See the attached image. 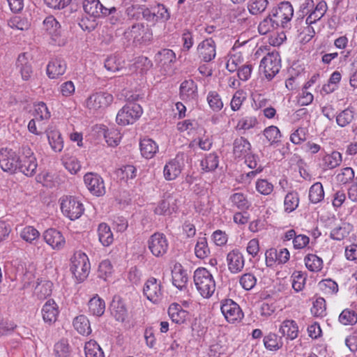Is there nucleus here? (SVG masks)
I'll use <instances>...</instances> for the list:
<instances>
[{"instance_id": "f257e3e1", "label": "nucleus", "mask_w": 357, "mask_h": 357, "mask_svg": "<svg viewBox=\"0 0 357 357\" xmlns=\"http://www.w3.org/2000/svg\"><path fill=\"white\" fill-rule=\"evenodd\" d=\"M194 283L199 294L204 298H211L216 289L212 273L206 268H197L194 272Z\"/></svg>"}, {"instance_id": "f03ea898", "label": "nucleus", "mask_w": 357, "mask_h": 357, "mask_svg": "<svg viewBox=\"0 0 357 357\" xmlns=\"http://www.w3.org/2000/svg\"><path fill=\"white\" fill-rule=\"evenodd\" d=\"M59 202L63 215L71 220L78 219L84 213V208L82 203L74 196H62Z\"/></svg>"}, {"instance_id": "7ed1b4c3", "label": "nucleus", "mask_w": 357, "mask_h": 357, "mask_svg": "<svg viewBox=\"0 0 357 357\" xmlns=\"http://www.w3.org/2000/svg\"><path fill=\"white\" fill-rule=\"evenodd\" d=\"M142 114L143 109L140 105L135 102L128 103L118 112L116 121L121 126L132 124Z\"/></svg>"}, {"instance_id": "20e7f679", "label": "nucleus", "mask_w": 357, "mask_h": 357, "mask_svg": "<svg viewBox=\"0 0 357 357\" xmlns=\"http://www.w3.org/2000/svg\"><path fill=\"white\" fill-rule=\"evenodd\" d=\"M91 265L88 256L81 252H75L71 258L70 271L79 281H83L89 275Z\"/></svg>"}, {"instance_id": "39448f33", "label": "nucleus", "mask_w": 357, "mask_h": 357, "mask_svg": "<svg viewBox=\"0 0 357 357\" xmlns=\"http://www.w3.org/2000/svg\"><path fill=\"white\" fill-rule=\"evenodd\" d=\"M278 26L283 29L291 27V20L294 15V8L289 1H283L273 8L270 13Z\"/></svg>"}, {"instance_id": "423d86ee", "label": "nucleus", "mask_w": 357, "mask_h": 357, "mask_svg": "<svg viewBox=\"0 0 357 357\" xmlns=\"http://www.w3.org/2000/svg\"><path fill=\"white\" fill-rule=\"evenodd\" d=\"M124 35L126 39L135 44L146 43L152 38L151 31L142 23L133 24L125 31Z\"/></svg>"}, {"instance_id": "0eeeda50", "label": "nucleus", "mask_w": 357, "mask_h": 357, "mask_svg": "<svg viewBox=\"0 0 357 357\" xmlns=\"http://www.w3.org/2000/svg\"><path fill=\"white\" fill-rule=\"evenodd\" d=\"M38 163L34 153L29 146H22L20 151V171L27 176H33Z\"/></svg>"}, {"instance_id": "6e6552de", "label": "nucleus", "mask_w": 357, "mask_h": 357, "mask_svg": "<svg viewBox=\"0 0 357 357\" xmlns=\"http://www.w3.org/2000/svg\"><path fill=\"white\" fill-rule=\"evenodd\" d=\"M220 310L226 321L229 324L239 323L244 317L239 305L231 299L222 300Z\"/></svg>"}, {"instance_id": "1a4fd4ad", "label": "nucleus", "mask_w": 357, "mask_h": 357, "mask_svg": "<svg viewBox=\"0 0 357 357\" xmlns=\"http://www.w3.org/2000/svg\"><path fill=\"white\" fill-rule=\"evenodd\" d=\"M20 158L16 151L12 149L1 148L0 149V167L3 172L10 174L20 170Z\"/></svg>"}, {"instance_id": "9d476101", "label": "nucleus", "mask_w": 357, "mask_h": 357, "mask_svg": "<svg viewBox=\"0 0 357 357\" xmlns=\"http://www.w3.org/2000/svg\"><path fill=\"white\" fill-rule=\"evenodd\" d=\"M259 68L268 79H272L281 68L280 56L278 52H273L265 56L260 62Z\"/></svg>"}, {"instance_id": "9b49d317", "label": "nucleus", "mask_w": 357, "mask_h": 357, "mask_svg": "<svg viewBox=\"0 0 357 357\" xmlns=\"http://www.w3.org/2000/svg\"><path fill=\"white\" fill-rule=\"evenodd\" d=\"M113 101L112 94L106 92H96L92 93L85 101V106L91 112L102 111Z\"/></svg>"}, {"instance_id": "f8f14e48", "label": "nucleus", "mask_w": 357, "mask_h": 357, "mask_svg": "<svg viewBox=\"0 0 357 357\" xmlns=\"http://www.w3.org/2000/svg\"><path fill=\"white\" fill-rule=\"evenodd\" d=\"M148 248L156 257L165 255L169 248V242L164 234L156 232L152 234L147 242Z\"/></svg>"}, {"instance_id": "ddd939ff", "label": "nucleus", "mask_w": 357, "mask_h": 357, "mask_svg": "<svg viewBox=\"0 0 357 357\" xmlns=\"http://www.w3.org/2000/svg\"><path fill=\"white\" fill-rule=\"evenodd\" d=\"M143 292L146 298L152 303H159L163 296L161 282L155 278H149L144 284Z\"/></svg>"}, {"instance_id": "4468645a", "label": "nucleus", "mask_w": 357, "mask_h": 357, "mask_svg": "<svg viewBox=\"0 0 357 357\" xmlns=\"http://www.w3.org/2000/svg\"><path fill=\"white\" fill-rule=\"evenodd\" d=\"M84 182L89 191L96 197L103 196L106 192L102 178L96 173L88 172L84 176Z\"/></svg>"}, {"instance_id": "2eb2a0df", "label": "nucleus", "mask_w": 357, "mask_h": 357, "mask_svg": "<svg viewBox=\"0 0 357 357\" xmlns=\"http://www.w3.org/2000/svg\"><path fill=\"white\" fill-rule=\"evenodd\" d=\"M184 167V161L182 155H177L174 158L169 160L164 166L163 176L166 181H174L181 174Z\"/></svg>"}, {"instance_id": "dca6fc26", "label": "nucleus", "mask_w": 357, "mask_h": 357, "mask_svg": "<svg viewBox=\"0 0 357 357\" xmlns=\"http://www.w3.org/2000/svg\"><path fill=\"white\" fill-rule=\"evenodd\" d=\"M197 52L199 58L204 61L209 62L216 56V45L211 38H206L199 43L197 47Z\"/></svg>"}, {"instance_id": "f3484780", "label": "nucleus", "mask_w": 357, "mask_h": 357, "mask_svg": "<svg viewBox=\"0 0 357 357\" xmlns=\"http://www.w3.org/2000/svg\"><path fill=\"white\" fill-rule=\"evenodd\" d=\"M83 8L86 13L93 17H99L101 14L109 15L116 12V8H107L103 6L99 0H84Z\"/></svg>"}, {"instance_id": "a211bd4d", "label": "nucleus", "mask_w": 357, "mask_h": 357, "mask_svg": "<svg viewBox=\"0 0 357 357\" xmlns=\"http://www.w3.org/2000/svg\"><path fill=\"white\" fill-rule=\"evenodd\" d=\"M43 238L53 250H60L66 244L63 234L55 229H48L43 233Z\"/></svg>"}, {"instance_id": "6ab92c4d", "label": "nucleus", "mask_w": 357, "mask_h": 357, "mask_svg": "<svg viewBox=\"0 0 357 357\" xmlns=\"http://www.w3.org/2000/svg\"><path fill=\"white\" fill-rule=\"evenodd\" d=\"M229 271L231 273H240L244 267L245 259L242 253L235 249L230 251L226 258Z\"/></svg>"}, {"instance_id": "aec40b11", "label": "nucleus", "mask_w": 357, "mask_h": 357, "mask_svg": "<svg viewBox=\"0 0 357 357\" xmlns=\"http://www.w3.org/2000/svg\"><path fill=\"white\" fill-rule=\"evenodd\" d=\"M45 323L51 325L56 322L59 314V306L53 299L47 300L41 309Z\"/></svg>"}, {"instance_id": "412c9836", "label": "nucleus", "mask_w": 357, "mask_h": 357, "mask_svg": "<svg viewBox=\"0 0 357 357\" xmlns=\"http://www.w3.org/2000/svg\"><path fill=\"white\" fill-rule=\"evenodd\" d=\"M46 135L52 150L60 153L63 149L64 142L59 130L54 127H49L46 130Z\"/></svg>"}, {"instance_id": "4be33fe9", "label": "nucleus", "mask_w": 357, "mask_h": 357, "mask_svg": "<svg viewBox=\"0 0 357 357\" xmlns=\"http://www.w3.org/2000/svg\"><path fill=\"white\" fill-rule=\"evenodd\" d=\"M66 70V64L61 58L51 59L47 66V75L50 79H56L63 75Z\"/></svg>"}, {"instance_id": "5701e85b", "label": "nucleus", "mask_w": 357, "mask_h": 357, "mask_svg": "<svg viewBox=\"0 0 357 357\" xmlns=\"http://www.w3.org/2000/svg\"><path fill=\"white\" fill-rule=\"evenodd\" d=\"M16 66L19 70L23 80L27 81L31 78L33 70L27 53H22L18 56L16 61Z\"/></svg>"}, {"instance_id": "b1692460", "label": "nucleus", "mask_w": 357, "mask_h": 357, "mask_svg": "<svg viewBox=\"0 0 357 357\" xmlns=\"http://www.w3.org/2000/svg\"><path fill=\"white\" fill-rule=\"evenodd\" d=\"M168 314L172 321L178 324H182L189 318V313L183 310L178 303H172L168 308Z\"/></svg>"}, {"instance_id": "393cba45", "label": "nucleus", "mask_w": 357, "mask_h": 357, "mask_svg": "<svg viewBox=\"0 0 357 357\" xmlns=\"http://www.w3.org/2000/svg\"><path fill=\"white\" fill-rule=\"evenodd\" d=\"M172 283L179 289L186 287L188 276L187 271L184 270L180 264H176L172 271Z\"/></svg>"}, {"instance_id": "a878e982", "label": "nucleus", "mask_w": 357, "mask_h": 357, "mask_svg": "<svg viewBox=\"0 0 357 357\" xmlns=\"http://www.w3.org/2000/svg\"><path fill=\"white\" fill-rule=\"evenodd\" d=\"M279 333L290 340H295L298 335V326L294 320L283 321L279 328Z\"/></svg>"}, {"instance_id": "bb28decb", "label": "nucleus", "mask_w": 357, "mask_h": 357, "mask_svg": "<svg viewBox=\"0 0 357 357\" xmlns=\"http://www.w3.org/2000/svg\"><path fill=\"white\" fill-rule=\"evenodd\" d=\"M327 4L324 1H321L314 7L312 10L307 15L305 22L308 25L316 23L320 20L327 10Z\"/></svg>"}, {"instance_id": "cd10ccee", "label": "nucleus", "mask_w": 357, "mask_h": 357, "mask_svg": "<svg viewBox=\"0 0 357 357\" xmlns=\"http://www.w3.org/2000/svg\"><path fill=\"white\" fill-rule=\"evenodd\" d=\"M251 144L245 138L241 137L234 142L233 152L236 158H244L250 153Z\"/></svg>"}, {"instance_id": "c85d7f7f", "label": "nucleus", "mask_w": 357, "mask_h": 357, "mask_svg": "<svg viewBox=\"0 0 357 357\" xmlns=\"http://www.w3.org/2000/svg\"><path fill=\"white\" fill-rule=\"evenodd\" d=\"M15 230L19 234L20 238L29 243H33L40 236L39 231L32 226H26L21 228L20 225H17L15 227Z\"/></svg>"}, {"instance_id": "c756f323", "label": "nucleus", "mask_w": 357, "mask_h": 357, "mask_svg": "<svg viewBox=\"0 0 357 357\" xmlns=\"http://www.w3.org/2000/svg\"><path fill=\"white\" fill-rule=\"evenodd\" d=\"M140 151L144 158L151 159L158 151V146L151 139H144L140 142Z\"/></svg>"}, {"instance_id": "7c9ffc66", "label": "nucleus", "mask_w": 357, "mask_h": 357, "mask_svg": "<svg viewBox=\"0 0 357 357\" xmlns=\"http://www.w3.org/2000/svg\"><path fill=\"white\" fill-rule=\"evenodd\" d=\"M303 261L306 268L312 273H318L323 268V259L314 254H307L304 257Z\"/></svg>"}, {"instance_id": "2f4dec72", "label": "nucleus", "mask_w": 357, "mask_h": 357, "mask_svg": "<svg viewBox=\"0 0 357 357\" xmlns=\"http://www.w3.org/2000/svg\"><path fill=\"white\" fill-rule=\"evenodd\" d=\"M97 231L98 235V240L104 247L109 246L113 243V234L110 227L106 223H100L98 227Z\"/></svg>"}, {"instance_id": "473e14b6", "label": "nucleus", "mask_w": 357, "mask_h": 357, "mask_svg": "<svg viewBox=\"0 0 357 357\" xmlns=\"http://www.w3.org/2000/svg\"><path fill=\"white\" fill-rule=\"evenodd\" d=\"M43 26L45 30L52 36V39L56 41L60 36L61 26L55 17L52 15L47 17L43 21Z\"/></svg>"}, {"instance_id": "72a5a7b5", "label": "nucleus", "mask_w": 357, "mask_h": 357, "mask_svg": "<svg viewBox=\"0 0 357 357\" xmlns=\"http://www.w3.org/2000/svg\"><path fill=\"white\" fill-rule=\"evenodd\" d=\"M342 160V154L338 151H333L324 155L322 158V166L324 169H332L338 167Z\"/></svg>"}, {"instance_id": "f704fd0d", "label": "nucleus", "mask_w": 357, "mask_h": 357, "mask_svg": "<svg viewBox=\"0 0 357 357\" xmlns=\"http://www.w3.org/2000/svg\"><path fill=\"white\" fill-rule=\"evenodd\" d=\"M73 327L79 334L89 335L91 333V328L88 318L84 315L76 317L73 322Z\"/></svg>"}, {"instance_id": "c9c22d12", "label": "nucleus", "mask_w": 357, "mask_h": 357, "mask_svg": "<svg viewBox=\"0 0 357 357\" xmlns=\"http://www.w3.org/2000/svg\"><path fill=\"white\" fill-rule=\"evenodd\" d=\"M355 112L351 108H346L336 114L335 121L338 126L345 128L354 119Z\"/></svg>"}, {"instance_id": "e433bc0d", "label": "nucleus", "mask_w": 357, "mask_h": 357, "mask_svg": "<svg viewBox=\"0 0 357 357\" xmlns=\"http://www.w3.org/2000/svg\"><path fill=\"white\" fill-rule=\"evenodd\" d=\"M180 93L183 99L192 100L197 96V86L193 80H185L180 86Z\"/></svg>"}, {"instance_id": "4c0bfd02", "label": "nucleus", "mask_w": 357, "mask_h": 357, "mask_svg": "<svg viewBox=\"0 0 357 357\" xmlns=\"http://www.w3.org/2000/svg\"><path fill=\"white\" fill-rule=\"evenodd\" d=\"M88 306L89 313L96 317L102 316L105 310V301L98 296L90 299Z\"/></svg>"}, {"instance_id": "58836bf2", "label": "nucleus", "mask_w": 357, "mask_h": 357, "mask_svg": "<svg viewBox=\"0 0 357 357\" xmlns=\"http://www.w3.org/2000/svg\"><path fill=\"white\" fill-rule=\"evenodd\" d=\"M53 353L55 357H71L72 349L68 340L61 339L55 343Z\"/></svg>"}, {"instance_id": "ea45409f", "label": "nucleus", "mask_w": 357, "mask_h": 357, "mask_svg": "<svg viewBox=\"0 0 357 357\" xmlns=\"http://www.w3.org/2000/svg\"><path fill=\"white\" fill-rule=\"evenodd\" d=\"M229 201L232 206L241 211L248 209L251 205L246 195L242 192H235L232 194L229 197Z\"/></svg>"}, {"instance_id": "a19ab883", "label": "nucleus", "mask_w": 357, "mask_h": 357, "mask_svg": "<svg viewBox=\"0 0 357 357\" xmlns=\"http://www.w3.org/2000/svg\"><path fill=\"white\" fill-rule=\"evenodd\" d=\"M299 195L295 191L288 192L284 199V210L286 213L294 211L299 205Z\"/></svg>"}, {"instance_id": "79ce46f5", "label": "nucleus", "mask_w": 357, "mask_h": 357, "mask_svg": "<svg viewBox=\"0 0 357 357\" xmlns=\"http://www.w3.org/2000/svg\"><path fill=\"white\" fill-rule=\"evenodd\" d=\"M111 312L116 320L124 321L127 317V310L120 300H114L111 304Z\"/></svg>"}, {"instance_id": "37998d69", "label": "nucleus", "mask_w": 357, "mask_h": 357, "mask_svg": "<svg viewBox=\"0 0 357 357\" xmlns=\"http://www.w3.org/2000/svg\"><path fill=\"white\" fill-rule=\"evenodd\" d=\"M324 190L320 182L314 183L309 189V199L312 204H317L324 198Z\"/></svg>"}, {"instance_id": "c03bdc74", "label": "nucleus", "mask_w": 357, "mask_h": 357, "mask_svg": "<svg viewBox=\"0 0 357 357\" xmlns=\"http://www.w3.org/2000/svg\"><path fill=\"white\" fill-rule=\"evenodd\" d=\"M278 27V24H276L271 15L269 14L259 22L258 25V32L261 35H266Z\"/></svg>"}, {"instance_id": "a18cd8bd", "label": "nucleus", "mask_w": 357, "mask_h": 357, "mask_svg": "<svg viewBox=\"0 0 357 357\" xmlns=\"http://www.w3.org/2000/svg\"><path fill=\"white\" fill-rule=\"evenodd\" d=\"M53 284L50 281L43 280L37 284L34 289L35 295L43 299L52 294Z\"/></svg>"}, {"instance_id": "49530a36", "label": "nucleus", "mask_w": 357, "mask_h": 357, "mask_svg": "<svg viewBox=\"0 0 357 357\" xmlns=\"http://www.w3.org/2000/svg\"><path fill=\"white\" fill-rule=\"evenodd\" d=\"M350 230L351 226L349 224L342 223L331 230L330 236L333 240L341 241L349 235Z\"/></svg>"}, {"instance_id": "de8ad7c7", "label": "nucleus", "mask_w": 357, "mask_h": 357, "mask_svg": "<svg viewBox=\"0 0 357 357\" xmlns=\"http://www.w3.org/2000/svg\"><path fill=\"white\" fill-rule=\"evenodd\" d=\"M292 288L296 291H302L306 283L307 274L299 271H294L291 275Z\"/></svg>"}, {"instance_id": "09e8293b", "label": "nucleus", "mask_w": 357, "mask_h": 357, "mask_svg": "<svg viewBox=\"0 0 357 357\" xmlns=\"http://www.w3.org/2000/svg\"><path fill=\"white\" fill-rule=\"evenodd\" d=\"M207 102L210 108L214 112H219L223 107V102L220 94L215 91H211L206 97Z\"/></svg>"}, {"instance_id": "8fccbe9b", "label": "nucleus", "mask_w": 357, "mask_h": 357, "mask_svg": "<svg viewBox=\"0 0 357 357\" xmlns=\"http://www.w3.org/2000/svg\"><path fill=\"white\" fill-rule=\"evenodd\" d=\"M265 347L270 351H277L282 347V341L275 333H269L264 338Z\"/></svg>"}, {"instance_id": "3c124183", "label": "nucleus", "mask_w": 357, "mask_h": 357, "mask_svg": "<svg viewBox=\"0 0 357 357\" xmlns=\"http://www.w3.org/2000/svg\"><path fill=\"white\" fill-rule=\"evenodd\" d=\"M195 253L196 257L199 259H205L209 255L210 250L205 237H199L197 239L195 248Z\"/></svg>"}, {"instance_id": "603ef678", "label": "nucleus", "mask_w": 357, "mask_h": 357, "mask_svg": "<svg viewBox=\"0 0 357 357\" xmlns=\"http://www.w3.org/2000/svg\"><path fill=\"white\" fill-rule=\"evenodd\" d=\"M156 60L162 66H168L175 61L176 54L172 50L164 49L157 54Z\"/></svg>"}, {"instance_id": "864d4df0", "label": "nucleus", "mask_w": 357, "mask_h": 357, "mask_svg": "<svg viewBox=\"0 0 357 357\" xmlns=\"http://www.w3.org/2000/svg\"><path fill=\"white\" fill-rule=\"evenodd\" d=\"M268 5V0H250L248 8L252 15H257L264 12Z\"/></svg>"}, {"instance_id": "5fc2aeb1", "label": "nucleus", "mask_w": 357, "mask_h": 357, "mask_svg": "<svg viewBox=\"0 0 357 357\" xmlns=\"http://www.w3.org/2000/svg\"><path fill=\"white\" fill-rule=\"evenodd\" d=\"M84 351L86 357H105L100 347L93 340L85 344Z\"/></svg>"}, {"instance_id": "6e6d98bb", "label": "nucleus", "mask_w": 357, "mask_h": 357, "mask_svg": "<svg viewBox=\"0 0 357 357\" xmlns=\"http://www.w3.org/2000/svg\"><path fill=\"white\" fill-rule=\"evenodd\" d=\"M218 156L215 153L208 154L201 162L202 168L206 172L214 171L218 167Z\"/></svg>"}, {"instance_id": "4d7b16f0", "label": "nucleus", "mask_w": 357, "mask_h": 357, "mask_svg": "<svg viewBox=\"0 0 357 357\" xmlns=\"http://www.w3.org/2000/svg\"><path fill=\"white\" fill-rule=\"evenodd\" d=\"M258 123L256 116H246L240 119L236 126L238 130H248L255 128Z\"/></svg>"}, {"instance_id": "13d9d810", "label": "nucleus", "mask_w": 357, "mask_h": 357, "mask_svg": "<svg viewBox=\"0 0 357 357\" xmlns=\"http://www.w3.org/2000/svg\"><path fill=\"white\" fill-rule=\"evenodd\" d=\"M8 25L13 29L24 31L29 28L30 23L26 18L20 16H15L8 21Z\"/></svg>"}, {"instance_id": "bf43d9fd", "label": "nucleus", "mask_w": 357, "mask_h": 357, "mask_svg": "<svg viewBox=\"0 0 357 357\" xmlns=\"http://www.w3.org/2000/svg\"><path fill=\"white\" fill-rule=\"evenodd\" d=\"M340 322L344 325H354L357 323V313L349 309L344 310L339 316Z\"/></svg>"}, {"instance_id": "052dcab7", "label": "nucleus", "mask_w": 357, "mask_h": 357, "mask_svg": "<svg viewBox=\"0 0 357 357\" xmlns=\"http://www.w3.org/2000/svg\"><path fill=\"white\" fill-rule=\"evenodd\" d=\"M98 277L104 280H108L112 275L113 266L109 260L105 259L102 261L98 267Z\"/></svg>"}, {"instance_id": "680f3d73", "label": "nucleus", "mask_w": 357, "mask_h": 357, "mask_svg": "<svg viewBox=\"0 0 357 357\" xmlns=\"http://www.w3.org/2000/svg\"><path fill=\"white\" fill-rule=\"evenodd\" d=\"M123 61L117 55L108 56L105 61V67L109 71L116 72L123 68Z\"/></svg>"}, {"instance_id": "e2e57ef3", "label": "nucleus", "mask_w": 357, "mask_h": 357, "mask_svg": "<svg viewBox=\"0 0 357 357\" xmlns=\"http://www.w3.org/2000/svg\"><path fill=\"white\" fill-rule=\"evenodd\" d=\"M155 23L158 22H165L170 18L168 9L162 4H158L153 8Z\"/></svg>"}, {"instance_id": "0e129e2a", "label": "nucleus", "mask_w": 357, "mask_h": 357, "mask_svg": "<svg viewBox=\"0 0 357 357\" xmlns=\"http://www.w3.org/2000/svg\"><path fill=\"white\" fill-rule=\"evenodd\" d=\"M341 73L339 71H335L331 75L328 83L324 84L322 87V90L326 93L333 92L337 88V84L341 80Z\"/></svg>"}, {"instance_id": "69168bd1", "label": "nucleus", "mask_w": 357, "mask_h": 357, "mask_svg": "<svg viewBox=\"0 0 357 357\" xmlns=\"http://www.w3.org/2000/svg\"><path fill=\"white\" fill-rule=\"evenodd\" d=\"M264 135L271 144L277 143L281 137L279 128L275 126H270L264 130Z\"/></svg>"}, {"instance_id": "338daca9", "label": "nucleus", "mask_w": 357, "mask_h": 357, "mask_svg": "<svg viewBox=\"0 0 357 357\" xmlns=\"http://www.w3.org/2000/svg\"><path fill=\"white\" fill-rule=\"evenodd\" d=\"M256 190L263 195H269L272 193L274 186L267 179H258L255 183Z\"/></svg>"}, {"instance_id": "774afa93", "label": "nucleus", "mask_w": 357, "mask_h": 357, "mask_svg": "<svg viewBox=\"0 0 357 357\" xmlns=\"http://www.w3.org/2000/svg\"><path fill=\"white\" fill-rule=\"evenodd\" d=\"M35 116L40 120H47L51 116V113L43 102H39L34 105Z\"/></svg>"}]
</instances>
